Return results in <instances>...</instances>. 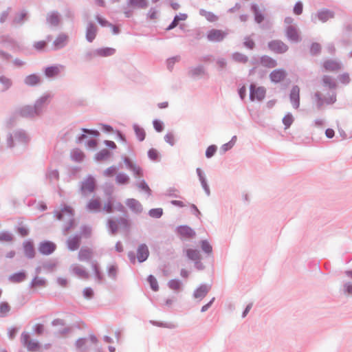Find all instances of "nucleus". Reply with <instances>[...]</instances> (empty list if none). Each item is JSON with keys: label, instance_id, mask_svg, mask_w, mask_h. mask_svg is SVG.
<instances>
[{"label": "nucleus", "instance_id": "nucleus-51", "mask_svg": "<svg viewBox=\"0 0 352 352\" xmlns=\"http://www.w3.org/2000/svg\"><path fill=\"white\" fill-rule=\"evenodd\" d=\"M293 121L294 118L291 114L286 115L283 119V122L285 124L286 129L291 126Z\"/></svg>", "mask_w": 352, "mask_h": 352}, {"label": "nucleus", "instance_id": "nucleus-26", "mask_svg": "<svg viewBox=\"0 0 352 352\" xmlns=\"http://www.w3.org/2000/svg\"><path fill=\"white\" fill-rule=\"evenodd\" d=\"M115 52L116 50L114 48L104 47L96 50L95 54L97 56L104 57L113 55Z\"/></svg>", "mask_w": 352, "mask_h": 352}, {"label": "nucleus", "instance_id": "nucleus-17", "mask_svg": "<svg viewBox=\"0 0 352 352\" xmlns=\"http://www.w3.org/2000/svg\"><path fill=\"white\" fill-rule=\"evenodd\" d=\"M286 36L289 40L294 42H297L300 39L296 28L292 25H289L286 28Z\"/></svg>", "mask_w": 352, "mask_h": 352}, {"label": "nucleus", "instance_id": "nucleus-6", "mask_svg": "<svg viewBox=\"0 0 352 352\" xmlns=\"http://www.w3.org/2000/svg\"><path fill=\"white\" fill-rule=\"evenodd\" d=\"M227 35V33L221 30L212 29L207 33V38L211 42H220Z\"/></svg>", "mask_w": 352, "mask_h": 352}, {"label": "nucleus", "instance_id": "nucleus-39", "mask_svg": "<svg viewBox=\"0 0 352 352\" xmlns=\"http://www.w3.org/2000/svg\"><path fill=\"white\" fill-rule=\"evenodd\" d=\"M108 226L113 234L116 233L119 230V224L117 219H110L108 220Z\"/></svg>", "mask_w": 352, "mask_h": 352}, {"label": "nucleus", "instance_id": "nucleus-40", "mask_svg": "<svg viewBox=\"0 0 352 352\" xmlns=\"http://www.w3.org/2000/svg\"><path fill=\"white\" fill-rule=\"evenodd\" d=\"M186 254L192 261H198L200 258L199 252L197 250L188 249L186 251Z\"/></svg>", "mask_w": 352, "mask_h": 352}, {"label": "nucleus", "instance_id": "nucleus-16", "mask_svg": "<svg viewBox=\"0 0 352 352\" xmlns=\"http://www.w3.org/2000/svg\"><path fill=\"white\" fill-rule=\"evenodd\" d=\"M97 34V27L92 23L90 22L87 24L86 28V38L89 42H92Z\"/></svg>", "mask_w": 352, "mask_h": 352}, {"label": "nucleus", "instance_id": "nucleus-30", "mask_svg": "<svg viewBox=\"0 0 352 352\" xmlns=\"http://www.w3.org/2000/svg\"><path fill=\"white\" fill-rule=\"evenodd\" d=\"M322 81L323 85L329 89H334L336 87L335 81L330 76H324L322 78Z\"/></svg>", "mask_w": 352, "mask_h": 352}, {"label": "nucleus", "instance_id": "nucleus-18", "mask_svg": "<svg viewBox=\"0 0 352 352\" xmlns=\"http://www.w3.org/2000/svg\"><path fill=\"white\" fill-rule=\"evenodd\" d=\"M177 232L181 237L184 239H190L195 235V232L190 227L186 226H179L177 228Z\"/></svg>", "mask_w": 352, "mask_h": 352}, {"label": "nucleus", "instance_id": "nucleus-44", "mask_svg": "<svg viewBox=\"0 0 352 352\" xmlns=\"http://www.w3.org/2000/svg\"><path fill=\"white\" fill-rule=\"evenodd\" d=\"M116 182L119 184H126L129 182V178L124 173H119L116 177Z\"/></svg>", "mask_w": 352, "mask_h": 352}, {"label": "nucleus", "instance_id": "nucleus-4", "mask_svg": "<svg viewBox=\"0 0 352 352\" xmlns=\"http://www.w3.org/2000/svg\"><path fill=\"white\" fill-rule=\"evenodd\" d=\"M21 342L30 351H36L40 348L39 343L30 340V336L28 333L24 332L21 334Z\"/></svg>", "mask_w": 352, "mask_h": 352}, {"label": "nucleus", "instance_id": "nucleus-59", "mask_svg": "<svg viewBox=\"0 0 352 352\" xmlns=\"http://www.w3.org/2000/svg\"><path fill=\"white\" fill-rule=\"evenodd\" d=\"M192 76H197L204 74V69L203 67H196L190 71Z\"/></svg>", "mask_w": 352, "mask_h": 352}, {"label": "nucleus", "instance_id": "nucleus-47", "mask_svg": "<svg viewBox=\"0 0 352 352\" xmlns=\"http://www.w3.org/2000/svg\"><path fill=\"white\" fill-rule=\"evenodd\" d=\"M12 240V236L8 232H0V241L1 242H10Z\"/></svg>", "mask_w": 352, "mask_h": 352}, {"label": "nucleus", "instance_id": "nucleus-43", "mask_svg": "<svg viewBox=\"0 0 352 352\" xmlns=\"http://www.w3.org/2000/svg\"><path fill=\"white\" fill-rule=\"evenodd\" d=\"M110 156V152L107 149H102L98 152L96 155V159L98 161L104 160Z\"/></svg>", "mask_w": 352, "mask_h": 352}, {"label": "nucleus", "instance_id": "nucleus-13", "mask_svg": "<svg viewBox=\"0 0 352 352\" xmlns=\"http://www.w3.org/2000/svg\"><path fill=\"white\" fill-rule=\"evenodd\" d=\"M69 36L65 34H59L53 42L54 50H59L64 47L68 41Z\"/></svg>", "mask_w": 352, "mask_h": 352}, {"label": "nucleus", "instance_id": "nucleus-22", "mask_svg": "<svg viewBox=\"0 0 352 352\" xmlns=\"http://www.w3.org/2000/svg\"><path fill=\"white\" fill-rule=\"evenodd\" d=\"M87 208L89 211L98 212L101 209V202L99 198H93L89 200L87 204Z\"/></svg>", "mask_w": 352, "mask_h": 352}, {"label": "nucleus", "instance_id": "nucleus-53", "mask_svg": "<svg viewBox=\"0 0 352 352\" xmlns=\"http://www.w3.org/2000/svg\"><path fill=\"white\" fill-rule=\"evenodd\" d=\"M244 46L250 50H252L255 46L254 41L250 37H246L243 42Z\"/></svg>", "mask_w": 352, "mask_h": 352}, {"label": "nucleus", "instance_id": "nucleus-36", "mask_svg": "<svg viewBox=\"0 0 352 352\" xmlns=\"http://www.w3.org/2000/svg\"><path fill=\"white\" fill-rule=\"evenodd\" d=\"M208 288L206 285H201L195 292L194 296L196 298H202L208 293Z\"/></svg>", "mask_w": 352, "mask_h": 352}, {"label": "nucleus", "instance_id": "nucleus-15", "mask_svg": "<svg viewBox=\"0 0 352 352\" xmlns=\"http://www.w3.org/2000/svg\"><path fill=\"white\" fill-rule=\"evenodd\" d=\"M290 100L294 108L297 109L300 104V89L298 86H294L290 94Z\"/></svg>", "mask_w": 352, "mask_h": 352}, {"label": "nucleus", "instance_id": "nucleus-46", "mask_svg": "<svg viewBox=\"0 0 352 352\" xmlns=\"http://www.w3.org/2000/svg\"><path fill=\"white\" fill-rule=\"evenodd\" d=\"M148 281L151 285V289L153 291L156 292L158 290V289H159L158 283H157L156 278L153 276L150 275L148 278Z\"/></svg>", "mask_w": 352, "mask_h": 352}, {"label": "nucleus", "instance_id": "nucleus-60", "mask_svg": "<svg viewBox=\"0 0 352 352\" xmlns=\"http://www.w3.org/2000/svg\"><path fill=\"white\" fill-rule=\"evenodd\" d=\"M72 157L77 161H81L84 157V154L80 151H74L72 153Z\"/></svg>", "mask_w": 352, "mask_h": 352}, {"label": "nucleus", "instance_id": "nucleus-2", "mask_svg": "<svg viewBox=\"0 0 352 352\" xmlns=\"http://www.w3.org/2000/svg\"><path fill=\"white\" fill-rule=\"evenodd\" d=\"M270 51L276 54H283L288 50V46L280 40H272L267 44Z\"/></svg>", "mask_w": 352, "mask_h": 352}, {"label": "nucleus", "instance_id": "nucleus-42", "mask_svg": "<svg viewBox=\"0 0 352 352\" xmlns=\"http://www.w3.org/2000/svg\"><path fill=\"white\" fill-rule=\"evenodd\" d=\"M135 133L136 134L137 138L140 141H143L145 138V131L143 129L140 128L138 125H135L133 126Z\"/></svg>", "mask_w": 352, "mask_h": 352}, {"label": "nucleus", "instance_id": "nucleus-37", "mask_svg": "<svg viewBox=\"0 0 352 352\" xmlns=\"http://www.w3.org/2000/svg\"><path fill=\"white\" fill-rule=\"evenodd\" d=\"M31 286L34 289H38L45 286V280L39 277H35L32 283Z\"/></svg>", "mask_w": 352, "mask_h": 352}, {"label": "nucleus", "instance_id": "nucleus-23", "mask_svg": "<svg viewBox=\"0 0 352 352\" xmlns=\"http://www.w3.org/2000/svg\"><path fill=\"white\" fill-rule=\"evenodd\" d=\"M126 206L134 212H140L142 210L141 204L134 199H129L126 201Z\"/></svg>", "mask_w": 352, "mask_h": 352}, {"label": "nucleus", "instance_id": "nucleus-33", "mask_svg": "<svg viewBox=\"0 0 352 352\" xmlns=\"http://www.w3.org/2000/svg\"><path fill=\"white\" fill-rule=\"evenodd\" d=\"M0 83L2 85V90L3 91L8 90L9 88L11 87V86L12 85V80L10 78H8V77H7L6 76H0Z\"/></svg>", "mask_w": 352, "mask_h": 352}, {"label": "nucleus", "instance_id": "nucleus-49", "mask_svg": "<svg viewBox=\"0 0 352 352\" xmlns=\"http://www.w3.org/2000/svg\"><path fill=\"white\" fill-rule=\"evenodd\" d=\"M201 248L206 253H211L212 248L211 245L207 241H202L201 242Z\"/></svg>", "mask_w": 352, "mask_h": 352}, {"label": "nucleus", "instance_id": "nucleus-28", "mask_svg": "<svg viewBox=\"0 0 352 352\" xmlns=\"http://www.w3.org/2000/svg\"><path fill=\"white\" fill-rule=\"evenodd\" d=\"M24 251L25 255L29 258H32L34 256V248L32 242L26 241L24 243Z\"/></svg>", "mask_w": 352, "mask_h": 352}, {"label": "nucleus", "instance_id": "nucleus-32", "mask_svg": "<svg viewBox=\"0 0 352 352\" xmlns=\"http://www.w3.org/2000/svg\"><path fill=\"white\" fill-rule=\"evenodd\" d=\"M251 9L254 14V19L256 22H257L258 23H261L264 19V16L260 12L258 6L256 4H253L252 5Z\"/></svg>", "mask_w": 352, "mask_h": 352}, {"label": "nucleus", "instance_id": "nucleus-63", "mask_svg": "<svg viewBox=\"0 0 352 352\" xmlns=\"http://www.w3.org/2000/svg\"><path fill=\"white\" fill-rule=\"evenodd\" d=\"M162 214V210L161 208L153 209L150 210V215L153 217H160Z\"/></svg>", "mask_w": 352, "mask_h": 352}, {"label": "nucleus", "instance_id": "nucleus-25", "mask_svg": "<svg viewBox=\"0 0 352 352\" xmlns=\"http://www.w3.org/2000/svg\"><path fill=\"white\" fill-rule=\"evenodd\" d=\"M128 4L131 8L144 9L148 6L147 0H128Z\"/></svg>", "mask_w": 352, "mask_h": 352}, {"label": "nucleus", "instance_id": "nucleus-19", "mask_svg": "<svg viewBox=\"0 0 352 352\" xmlns=\"http://www.w3.org/2000/svg\"><path fill=\"white\" fill-rule=\"evenodd\" d=\"M80 236H70L67 241V245L68 248L71 251H74L78 249L80 245Z\"/></svg>", "mask_w": 352, "mask_h": 352}, {"label": "nucleus", "instance_id": "nucleus-64", "mask_svg": "<svg viewBox=\"0 0 352 352\" xmlns=\"http://www.w3.org/2000/svg\"><path fill=\"white\" fill-rule=\"evenodd\" d=\"M165 141L169 144L170 145L173 146L175 144V137L171 133H168L164 137Z\"/></svg>", "mask_w": 352, "mask_h": 352}, {"label": "nucleus", "instance_id": "nucleus-61", "mask_svg": "<svg viewBox=\"0 0 352 352\" xmlns=\"http://www.w3.org/2000/svg\"><path fill=\"white\" fill-rule=\"evenodd\" d=\"M118 268L115 265H111L108 268V274L111 278H115L117 274Z\"/></svg>", "mask_w": 352, "mask_h": 352}, {"label": "nucleus", "instance_id": "nucleus-14", "mask_svg": "<svg viewBox=\"0 0 352 352\" xmlns=\"http://www.w3.org/2000/svg\"><path fill=\"white\" fill-rule=\"evenodd\" d=\"M93 254L92 249L88 247H82L78 254V260L80 261H89L91 259Z\"/></svg>", "mask_w": 352, "mask_h": 352}, {"label": "nucleus", "instance_id": "nucleus-8", "mask_svg": "<svg viewBox=\"0 0 352 352\" xmlns=\"http://www.w3.org/2000/svg\"><path fill=\"white\" fill-rule=\"evenodd\" d=\"M265 96V89L263 87H256L255 85L250 86V98L252 100H257L261 101Z\"/></svg>", "mask_w": 352, "mask_h": 352}, {"label": "nucleus", "instance_id": "nucleus-35", "mask_svg": "<svg viewBox=\"0 0 352 352\" xmlns=\"http://www.w3.org/2000/svg\"><path fill=\"white\" fill-rule=\"evenodd\" d=\"M25 82L30 86H34L40 82V78L36 74H31L25 78Z\"/></svg>", "mask_w": 352, "mask_h": 352}, {"label": "nucleus", "instance_id": "nucleus-7", "mask_svg": "<svg viewBox=\"0 0 352 352\" xmlns=\"http://www.w3.org/2000/svg\"><path fill=\"white\" fill-rule=\"evenodd\" d=\"M124 207L120 202L113 203L112 200L109 199L104 203L103 210L107 213H111L114 210L119 212H124Z\"/></svg>", "mask_w": 352, "mask_h": 352}, {"label": "nucleus", "instance_id": "nucleus-1", "mask_svg": "<svg viewBox=\"0 0 352 352\" xmlns=\"http://www.w3.org/2000/svg\"><path fill=\"white\" fill-rule=\"evenodd\" d=\"M57 219L65 222V229L68 231L74 226L73 210L69 206H63L60 210L55 211Z\"/></svg>", "mask_w": 352, "mask_h": 352}, {"label": "nucleus", "instance_id": "nucleus-52", "mask_svg": "<svg viewBox=\"0 0 352 352\" xmlns=\"http://www.w3.org/2000/svg\"><path fill=\"white\" fill-rule=\"evenodd\" d=\"M96 21L98 22V23L101 25V26H103V27H109V26H112V24L110 23L108 21H107L104 18L99 16V15H97L96 16Z\"/></svg>", "mask_w": 352, "mask_h": 352}, {"label": "nucleus", "instance_id": "nucleus-31", "mask_svg": "<svg viewBox=\"0 0 352 352\" xmlns=\"http://www.w3.org/2000/svg\"><path fill=\"white\" fill-rule=\"evenodd\" d=\"M261 61L264 66L269 68L275 67L277 65L275 60L267 56L262 57Z\"/></svg>", "mask_w": 352, "mask_h": 352}, {"label": "nucleus", "instance_id": "nucleus-54", "mask_svg": "<svg viewBox=\"0 0 352 352\" xmlns=\"http://www.w3.org/2000/svg\"><path fill=\"white\" fill-rule=\"evenodd\" d=\"M216 151H217V146L214 145H211V146H208V148L206 149V156L208 158H210L214 155Z\"/></svg>", "mask_w": 352, "mask_h": 352}, {"label": "nucleus", "instance_id": "nucleus-41", "mask_svg": "<svg viewBox=\"0 0 352 352\" xmlns=\"http://www.w3.org/2000/svg\"><path fill=\"white\" fill-rule=\"evenodd\" d=\"M10 311V306L6 302H2L0 304V316L4 317L8 315Z\"/></svg>", "mask_w": 352, "mask_h": 352}, {"label": "nucleus", "instance_id": "nucleus-62", "mask_svg": "<svg viewBox=\"0 0 352 352\" xmlns=\"http://www.w3.org/2000/svg\"><path fill=\"white\" fill-rule=\"evenodd\" d=\"M26 17V13L24 12H22L19 13L14 19V23H21Z\"/></svg>", "mask_w": 352, "mask_h": 352}, {"label": "nucleus", "instance_id": "nucleus-12", "mask_svg": "<svg viewBox=\"0 0 352 352\" xmlns=\"http://www.w3.org/2000/svg\"><path fill=\"white\" fill-rule=\"evenodd\" d=\"M56 250V245L51 241H44L39 245L38 250L43 254H50Z\"/></svg>", "mask_w": 352, "mask_h": 352}, {"label": "nucleus", "instance_id": "nucleus-48", "mask_svg": "<svg viewBox=\"0 0 352 352\" xmlns=\"http://www.w3.org/2000/svg\"><path fill=\"white\" fill-rule=\"evenodd\" d=\"M321 51V45L318 43H314L310 47V52L312 55L318 54Z\"/></svg>", "mask_w": 352, "mask_h": 352}, {"label": "nucleus", "instance_id": "nucleus-57", "mask_svg": "<svg viewBox=\"0 0 352 352\" xmlns=\"http://www.w3.org/2000/svg\"><path fill=\"white\" fill-rule=\"evenodd\" d=\"M148 156L152 160H157L159 157V153L155 148H151L148 151Z\"/></svg>", "mask_w": 352, "mask_h": 352}, {"label": "nucleus", "instance_id": "nucleus-58", "mask_svg": "<svg viewBox=\"0 0 352 352\" xmlns=\"http://www.w3.org/2000/svg\"><path fill=\"white\" fill-rule=\"evenodd\" d=\"M170 288L174 290H179L181 286L180 282L177 280H171L168 283Z\"/></svg>", "mask_w": 352, "mask_h": 352}, {"label": "nucleus", "instance_id": "nucleus-3", "mask_svg": "<svg viewBox=\"0 0 352 352\" xmlns=\"http://www.w3.org/2000/svg\"><path fill=\"white\" fill-rule=\"evenodd\" d=\"M70 273L79 278L87 279L89 274L85 267L78 263L73 264L69 268Z\"/></svg>", "mask_w": 352, "mask_h": 352}, {"label": "nucleus", "instance_id": "nucleus-5", "mask_svg": "<svg viewBox=\"0 0 352 352\" xmlns=\"http://www.w3.org/2000/svg\"><path fill=\"white\" fill-rule=\"evenodd\" d=\"M315 96L316 98V104L318 108H320L324 104H331L336 101V96L332 92L327 97L322 98L321 94L319 92L316 93Z\"/></svg>", "mask_w": 352, "mask_h": 352}, {"label": "nucleus", "instance_id": "nucleus-56", "mask_svg": "<svg viewBox=\"0 0 352 352\" xmlns=\"http://www.w3.org/2000/svg\"><path fill=\"white\" fill-rule=\"evenodd\" d=\"M302 3L300 1H298L294 7V13L296 15H300L302 14Z\"/></svg>", "mask_w": 352, "mask_h": 352}, {"label": "nucleus", "instance_id": "nucleus-21", "mask_svg": "<svg viewBox=\"0 0 352 352\" xmlns=\"http://www.w3.org/2000/svg\"><path fill=\"white\" fill-rule=\"evenodd\" d=\"M270 79L274 82L282 81L286 76V72L283 69H275L270 74Z\"/></svg>", "mask_w": 352, "mask_h": 352}, {"label": "nucleus", "instance_id": "nucleus-10", "mask_svg": "<svg viewBox=\"0 0 352 352\" xmlns=\"http://www.w3.org/2000/svg\"><path fill=\"white\" fill-rule=\"evenodd\" d=\"M95 180L93 177H87L83 182L81 186V190L83 195H86L89 193L94 192L95 189Z\"/></svg>", "mask_w": 352, "mask_h": 352}, {"label": "nucleus", "instance_id": "nucleus-29", "mask_svg": "<svg viewBox=\"0 0 352 352\" xmlns=\"http://www.w3.org/2000/svg\"><path fill=\"white\" fill-rule=\"evenodd\" d=\"M47 21L51 25H53V26L58 25L59 23V21H60L59 16H58V13H56V12L50 13L47 15Z\"/></svg>", "mask_w": 352, "mask_h": 352}, {"label": "nucleus", "instance_id": "nucleus-24", "mask_svg": "<svg viewBox=\"0 0 352 352\" xmlns=\"http://www.w3.org/2000/svg\"><path fill=\"white\" fill-rule=\"evenodd\" d=\"M62 68L63 66L61 65L48 67L45 69V75L49 78L56 76L60 74V69Z\"/></svg>", "mask_w": 352, "mask_h": 352}, {"label": "nucleus", "instance_id": "nucleus-11", "mask_svg": "<svg viewBox=\"0 0 352 352\" xmlns=\"http://www.w3.org/2000/svg\"><path fill=\"white\" fill-rule=\"evenodd\" d=\"M322 67L326 72H334L341 69V64L335 60H326L322 63Z\"/></svg>", "mask_w": 352, "mask_h": 352}, {"label": "nucleus", "instance_id": "nucleus-9", "mask_svg": "<svg viewBox=\"0 0 352 352\" xmlns=\"http://www.w3.org/2000/svg\"><path fill=\"white\" fill-rule=\"evenodd\" d=\"M124 161L127 168L133 172L135 177L140 178L143 177V170L139 165L133 162L127 157H126Z\"/></svg>", "mask_w": 352, "mask_h": 352}, {"label": "nucleus", "instance_id": "nucleus-50", "mask_svg": "<svg viewBox=\"0 0 352 352\" xmlns=\"http://www.w3.org/2000/svg\"><path fill=\"white\" fill-rule=\"evenodd\" d=\"M118 223L119 224V229L124 228L127 229L129 227V223L126 218L121 217L118 219Z\"/></svg>", "mask_w": 352, "mask_h": 352}, {"label": "nucleus", "instance_id": "nucleus-34", "mask_svg": "<svg viewBox=\"0 0 352 352\" xmlns=\"http://www.w3.org/2000/svg\"><path fill=\"white\" fill-rule=\"evenodd\" d=\"M200 14L204 16L210 22H215L218 19V16L214 13L205 10H201Z\"/></svg>", "mask_w": 352, "mask_h": 352}, {"label": "nucleus", "instance_id": "nucleus-45", "mask_svg": "<svg viewBox=\"0 0 352 352\" xmlns=\"http://www.w3.org/2000/svg\"><path fill=\"white\" fill-rule=\"evenodd\" d=\"M232 58L238 63H245L248 61V57L245 55L238 52L234 53L232 55Z\"/></svg>", "mask_w": 352, "mask_h": 352}, {"label": "nucleus", "instance_id": "nucleus-20", "mask_svg": "<svg viewBox=\"0 0 352 352\" xmlns=\"http://www.w3.org/2000/svg\"><path fill=\"white\" fill-rule=\"evenodd\" d=\"M149 252L146 245H140L138 248L137 256L139 262L146 261L148 256Z\"/></svg>", "mask_w": 352, "mask_h": 352}, {"label": "nucleus", "instance_id": "nucleus-27", "mask_svg": "<svg viewBox=\"0 0 352 352\" xmlns=\"http://www.w3.org/2000/svg\"><path fill=\"white\" fill-rule=\"evenodd\" d=\"M26 274L23 272H20L11 275L9 278L10 280L12 283H21L25 280Z\"/></svg>", "mask_w": 352, "mask_h": 352}, {"label": "nucleus", "instance_id": "nucleus-55", "mask_svg": "<svg viewBox=\"0 0 352 352\" xmlns=\"http://www.w3.org/2000/svg\"><path fill=\"white\" fill-rule=\"evenodd\" d=\"M47 44V41H40L36 42L34 44V47L36 50L41 51V50H44L46 47Z\"/></svg>", "mask_w": 352, "mask_h": 352}, {"label": "nucleus", "instance_id": "nucleus-38", "mask_svg": "<svg viewBox=\"0 0 352 352\" xmlns=\"http://www.w3.org/2000/svg\"><path fill=\"white\" fill-rule=\"evenodd\" d=\"M319 19L322 21L325 22L329 19H331L333 17V14L331 12H329L328 10H322L318 12V14Z\"/></svg>", "mask_w": 352, "mask_h": 352}]
</instances>
